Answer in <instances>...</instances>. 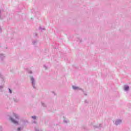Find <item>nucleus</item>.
<instances>
[{
	"label": "nucleus",
	"instance_id": "nucleus-16",
	"mask_svg": "<svg viewBox=\"0 0 131 131\" xmlns=\"http://www.w3.org/2000/svg\"><path fill=\"white\" fill-rule=\"evenodd\" d=\"M9 91L10 94H12V90L11 89H9Z\"/></svg>",
	"mask_w": 131,
	"mask_h": 131
},
{
	"label": "nucleus",
	"instance_id": "nucleus-14",
	"mask_svg": "<svg viewBox=\"0 0 131 131\" xmlns=\"http://www.w3.org/2000/svg\"><path fill=\"white\" fill-rule=\"evenodd\" d=\"M63 122L64 123H67L68 122V121L66 120H64Z\"/></svg>",
	"mask_w": 131,
	"mask_h": 131
},
{
	"label": "nucleus",
	"instance_id": "nucleus-19",
	"mask_svg": "<svg viewBox=\"0 0 131 131\" xmlns=\"http://www.w3.org/2000/svg\"><path fill=\"white\" fill-rule=\"evenodd\" d=\"M14 102H18V99L14 100Z\"/></svg>",
	"mask_w": 131,
	"mask_h": 131
},
{
	"label": "nucleus",
	"instance_id": "nucleus-8",
	"mask_svg": "<svg viewBox=\"0 0 131 131\" xmlns=\"http://www.w3.org/2000/svg\"><path fill=\"white\" fill-rule=\"evenodd\" d=\"M5 86L4 85H0V92H3V89Z\"/></svg>",
	"mask_w": 131,
	"mask_h": 131
},
{
	"label": "nucleus",
	"instance_id": "nucleus-5",
	"mask_svg": "<svg viewBox=\"0 0 131 131\" xmlns=\"http://www.w3.org/2000/svg\"><path fill=\"white\" fill-rule=\"evenodd\" d=\"M10 120H11V121L12 122H13V123H14V124H18V122L16 120H15L14 119H13V118L10 117Z\"/></svg>",
	"mask_w": 131,
	"mask_h": 131
},
{
	"label": "nucleus",
	"instance_id": "nucleus-3",
	"mask_svg": "<svg viewBox=\"0 0 131 131\" xmlns=\"http://www.w3.org/2000/svg\"><path fill=\"white\" fill-rule=\"evenodd\" d=\"M123 90L125 91V92H128L129 90V86L127 85H125L123 87Z\"/></svg>",
	"mask_w": 131,
	"mask_h": 131
},
{
	"label": "nucleus",
	"instance_id": "nucleus-12",
	"mask_svg": "<svg viewBox=\"0 0 131 131\" xmlns=\"http://www.w3.org/2000/svg\"><path fill=\"white\" fill-rule=\"evenodd\" d=\"M36 42H37V41H33V45H36Z\"/></svg>",
	"mask_w": 131,
	"mask_h": 131
},
{
	"label": "nucleus",
	"instance_id": "nucleus-20",
	"mask_svg": "<svg viewBox=\"0 0 131 131\" xmlns=\"http://www.w3.org/2000/svg\"><path fill=\"white\" fill-rule=\"evenodd\" d=\"M0 32H2V28H0Z\"/></svg>",
	"mask_w": 131,
	"mask_h": 131
},
{
	"label": "nucleus",
	"instance_id": "nucleus-17",
	"mask_svg": "<svg viewBox=\"0 0 131 131\" xmlns=\"http://www.w3.org/2000/svg\"><path fill=\"white\" fill-rule=\"evenodd\" d=\"M100 126H101V124L97 125L96 126V127H100Z\"/></svg>",
	"mask_w": 131,
	"mask_h": 131
},
{
	"label": "nucleus",
	"instance_id": "nucleus-1",
	"mask_svg": "<svg viewBox=\"0 0 131 131\" xmlns=\"http://www.w3.org/2000/svg\"><path fill=\"white\" fill-rule=\"evenodd\" d=\"M30 79L33 89H35V79L33 77H31Z\"/></svg>",
	"mask_w": 131,
	"mask_h": 131
},
{
	"label": "nucleus",
	"instance_id": "nucleus-18",
	"mask_svg": "<svg viewBox=\"0 0 131 131\" xmlns=\"http://www.w3.org/2000/svg\"><path fill=\"white\" fill-rule=\"evenodd\" d=\"M17 130H18V131L21 130V127L18 128H17Z\"/></svg>",
	"mask_w": 131,
	"mask_h": 131
},
{
	"label": "nucleus",
	"instance_id": "nucleus-11",
	"mask_svg": "<svg viewBox=\"0 0 131 131\" xmlns=\"http://www.w3.org/2000/svg\"><path fill=\"white\" fill-rule=\"evenodd\" d=\"M33 119H36V116H33L31 117Z\"/></svg>",
	"mask_w": 131,
	"mask_h": 131
},
{
	"label": "nucleus",
	"instance_id": "nucleus-7",
	"mask_svg": "<svg viewBox=\"0 0 131 131\" xmlns=\"http://www.w3.org/2000/svg\"><path fill=\"white\" fill-rule=\"evenodd\" d=\"M5 57H6V56H5L4 54H0V59H1V60H3V59H4Z\"/></svg>",
	"mask_w": 131,
	"mask_h": 131
},
{
	"label": "nucleus",
	"instance_id": "nucleus-9",
	"mask_svg": "<svg viewBox=\"0 0 131 131\" xmlns=\"http://www.w3.org/2000/svg\"><path fill=\"white\" fill-rule=\"evenodd\" d=\"M4 15V12L2 11H0V18H2V16Z\"/></svg>",
	"mask_w": 131,
	"mask_h": 131
},
{
	"label": "nucleus",
	"instance_id": "nucleus-13",
	"mask_svg": "<svg viewBox=\"0 0 131 131\" xmlns=\"http://www.w3.org/2000/svg\"><path fill=\"white\" fill-rule=\"evenodd\" d=\"M42 105L43 106V107H46V104H45V103L43 102H41Z\"/></svg>",
	"mask_w": 131,
	"mask_h": 131
},
{
	"label": "nucleus",
	"instance_id": "nucleus-15",
	"mask_svg": "<svg viewBox=\"0 0 131 131\" xmlns=\"http://www.w3.org/2000/svg\"><path fill=\"white\" fill-rule=\"evenodd\" d=\"M28 73H29L30 74H32V71H29L28 72Z\"/></svg>",
	"mask_w": 131,
	"mask_h": 131
},
{
	"label": "nucleus",
	"instance_id": "nucleus-4",
	"mask_svg": "<svg viewBox=\"0 0 131 131\" xmlns=\"http://www.w3.org/2000/svg\"><path fill=\"white\" fill-rule=\"evenodd\" d=\"M121 122H122L121 120L117 119L115 121V124H116V125H119V124H120Z\"/></svg>",
	"mask_w": 131,
	"mask_h": 131
},
{
	"label": "nucleus",
	"instance_id": "nucleus-10",
	"mask_svg": "<svg viewBox=\"0 0 131 131\" xmlns=\"http://www.w3.org/2000/svg\"><path fill=\"white\" fill-rule=\"evenodd\" d=\"M43 68H45V70L48 69V68H49V67L48 66H47L46 64H45L43 66Z\"/></svg>",
	"mask_w": 131,
	"mask_h": 131
},
{
	"label": "nucleus",
	"instance_id": "nucleus-6",
	"mask_svg": "<svg viewBox=\"0 0 131 131\" xmlns=\"http://www.w3.org/2000/svg\"><path fill=\"white\" fill-rule=\"evenodd\" d=\"M13 116L16 118V119H19V115L17 114L13 113Z\"/></svg>",
	"mask_w": 131,
	"mask_h": 131
},
{
	"label": "nucleus",
	"instance_id": "nucleus-21",
	"mask_svg": "<svg viewBox=\"0 0 131 131\" xmlns=\"http://www.w3.org/2000/svg\"><path fill=\"white\" fill-rule=\"evenodd\" d=\"M84 95L85 96H86V94H85V93H84Z\"/></svg>",
	"mask_w": 131,
	"mask_h": 131
},
{
	"label": "nucleus",
	"instance_id": "nucleus-2",
	"mask_svg": "<svg viewBox=\"0 0 131 131\" xmlns=\"http://www.w3.org/2000/svg\"><path fill=\"white\" fill-rule=\"evenodd\" d=\"M72 89L74 90V91H82V92H83V90L77 86L73 85Z\"/></svg>",
	"mask_w": 131,
	"mask_h": 131
}]
</instances>
